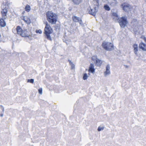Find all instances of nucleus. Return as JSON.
<instances>
[{"label": "nucleus", "instance_id": "f257e3e1", "mask_svg": "<svg viewBox=\"0 0 146 146\" xmlns=\"http://www.w3.org/2000/svg\"><path fill=\"white\" fill-rule=\"evenodd\" d=\"M44 23L45 24V27L43 32L45 38L48 40L52 41V38H53L52 36L53 29L47 21H46Z\"/></svg>", "mask_w": 146, "mask_h": 146}, {"label": "nucleus", "instance_id": "f03ea898", "mask_svg": "<svg viewBox=\"0 0 146 146\" xmlns=\"http://www.w3.org/2000/svg\"><path fill=\"white\" fill-rule=\"evenodd\" d=\"M46 18L48 22L52 25H54L57 21L58 16L52 11H48L46 13Z\"/></svg>", "mask_w": 146, "mask_h": 146}, {"label": "nucleus", "instance_id": "7ed1b4c3", "mask_svg": "<svg viewBox=\"0 0 146 146\" xmlns=\"http://www.w3.org/2000/svg\"><path fill=\"white\" fill-rule=\"evenodd\" d=\"M103 48L107 51H111L114 49L113 44L109 42H103L102 44Z\"/></svg>", "mask_w": 146, "mask_h": 146}, {"label": "nucleus", "instance_id": "20e7f679", "mask_svg": "<svg viewBox=\"0 0 146 146\" xmlns=\"http://www.w3.org/2000/svg\"><path fill=\"white\" fill-rule=\"evenodd\" d=\"M118 22L121 27L124 28L128 23L126 17L123 16L120 18H118L117 19Z\"/></svg>", "mask_w": 146, "mask_h": 146}, {"label": "nucleus", "instance_id": "39448f33", "mask_svg": "<svg viewBox=\"0 0 146 146\" xmlns=\"http://www.w3.org/2000/svg\"><path fill=\"white\" fill-rule=\"evenodd\" d=\"M121 6L123 10L127 13H128L131 11L132 9V7L131 5L125 2L121 4Z\"/></svg>", "mask_w": 146, "mask_h": 146}, {"label": "nucleus", "instance_id": "423d86ee", "mask_svg": "<svg viewBox=\"0 0 146 146\" xmlns=\"http://www.w3.org/2000/svg\"><path fill=\"white\" fill-rule=\"evenodd\" d=\"M92 60L95 61V64L96 65L98 66H100L102 63V61L97 58L96 56H94L92 57Z\"/></svg>", "mask_w": 146, "mask_h": 146}, {"label": "nucleus", "instance_id": "0eeeda50", "mask_svg": "<svg viewBox=\"0 0 146 146\" xmlns=\"http://www.w3.org/2000/svg\"><path fill=\"white\" fill-rule=\"evenodd\" d=\"M5 19H4L2 18H0V27H5L6 25V23L5 20Z\"/></svg>", "mask_w": 146, "mask_h": 146}, {"label": "nucleus", "instance_id": "6e6552de", "mask_svg": "<svg viewBox=\"0 0 146 146\" xmlns=\"http://www.w3.org/2000/svg\"><path fill=\"white\" fill-rule=\"evenodd\" d=\"M16 31L18 35H19L20 36L23 35V30L19 26H18L16 28Z\"/></svg>", "mask_w": 146, "mask_h": 146}, {"label": "nucleus", "instance_id": "1a4fd4ad", "mask_svg": "<svg viewBox=\"0 0 146 146\" xmlns=\"http://www.w3.org/2000/svg\"><path fill=\"white\" fill-rule=\"evenodd\" d=\"M22 33L23 35H21V36L22 37H29V32H28L27 29H24Z\"/></svg>", "mask_w": 146, "mask_h": 146}, {"label": "nucleus", "instance_id": "9d476101", "mask_svg": "<svg viewBox=\"0 0 146 146\" xmlns=\"http://www.w3.org/2000/svg\"><path fill=\"white\" fill-rule=\"evenodd\" d=\"M97 12V10L96 8L95 7L94 9H92L90 8V10L88 11L89 13L92 15L95 16L96 15V13Z\"/></svg>", "mask_w": 146, "mask_h": 146}, {"label": "nucleus", "instance_id": "9b49d317", "mask_svg": "<svg viewBox=\"0 0 146 146\" xmlns=\"http://www.w3.org/2000/svg\"><path fill=\"white\" fill-rule=\"evenodd\" d=\"M139 48L143 51H146V44L142 42H141L139 45Z\"/></svg>", "mask_w": 146, "mask_h": 146}, {"label": "nucleus", "instance_id": "f8f14e48", "mask_svg": "<svg viewBox=\"0 0 146 146\" xmlns=\"http://www.w3.org/2000/svg\"><path fill=\"white\" fill-rule=\"evenodd\" d=\"M94 66L93 64H91L89 67L88 70V72H91L92 73H93L95 72V69L94 68Z\"/></svg>", "mask_w": 146, "mask_h": 146}, {"label": "nucleus", "instance_id": "ddd939ff", "mask_svg": "<svg viewBox=\"0 0 146 146\" xmlns=\"http://www.w3.org/2000/svg\"><path fill=\"white\" fill-rule=\"evenodd\" d=\"M74 21L75 22H78L80 24H82V21L81 19L76 16L74 17Z\"/></svg>", "mask_w": 146, "mask_h": 146}, {"label": "nucleus", "instance_id": "4468645a", "mask_svg": "<svg viewBox=\"0 0 146 146\" xmlns=\"http://www.w3.org/2000/svg\"><path fill=\"white\" fill-rule=\"evenodd\" d=\"M110 66L109 65H108L106 67V71L104 72V75H106L108 74H110Z\"/></svg>", "mask_w": 146, "mask_h": 146}, {"label": "nucleus", "instance_id": "2eb2a0df", "mask_svg": "<svg viewBox=\"0 0 146 146\" xmlns=\"http://www.w3.org/2000/svg\"><path fill=\"white\" fill-rule=\"evenodd\" d=\"M134 48V52L136 55L137 54V52L138 51V47L137 44H134L133 45Z\"/></svg>", "mask_w": 146, "mask_h": 146}, {"label": "nucleus", "instance_id": "dca6fc26", "mask_svg": "<svg viewBox=\"0 0 146 146\" xmlns=\"http://www.w3.org/2000/svg\"><path fill=\"white\" fill-rule=\"evenodd\" d=\"M55 24V25L54 27L55 28V30H60V23H56Z\"/></svg>", "mask_w": 146, "mask_h": 146}, {"label": "nucleus", "instance_id": "f3484780", "mask_svg": "<svg viewBox=\"0 0 146 146\" xmlns=\"http://www.w3.org/2000/svg\"><path fill=\"white\" fill-rule=\"evenodd\" d=\"M7 12L1 11V13L2 17L1 18L6 19L7 18Z\"/></svg>", "mask_w": 146, "mask_h": 146}, {"label": "nucleus", "instance_id": "a211bd4d", "mask_svg": "<svg viewBox=\"0 0 146 146\" xmlns=\"http://www.w3.org/2000/svg\"><path fill=\"white\" fill-rule=\"evenodd\" d=\"M31 9L30 6L29 5L27 4L26 5L25 8V10L27 12H29Z\"/></svg>", "mask_w": 146, "mask_h": 146}, {"label": "nucleus", "instance_id": "6ab92c4d", "mask_svg": "<svg viewBox=\"0 0 146 146\" xmlns=\"http://www.w3.org/2000/svg\"><path fill=\"white\" fill-rule=\"evenodd\" d=\"M27 25H29L31 24V21L30 19V18H27V19L26 20H25V21Z\"/></svg>", "mask_w": 146, "mask_h": 146}, {"label": "nucleus", "instance_id": "aec40b11", "mask_svg": "<svg viewBox=\"0 0 146 146\" xmlns=\"http://www.w3.org/2000/svg\"><path fill=\"white\" fill-rule=\"evenodd\" d=\"M104 9L107 11H109L110 9V7L107 4L104 5Z\"/></svg>", "mask_w": 146, "mask_h": 146}, {"label": "nucleus", "instance_id": "412c9836", "mask_svg": "<svg viewBox=\"0 0 146 146\" xmlns=\"http://www.w3.org/2000/svg\"><path fill=\"white\" fill-rule=\"evenodd\" d=\"M82 0H74V3L75 4L78 5L82 1Z\"/></svg>", "mask_w": 146, "mask_h": 146}, {"label": "nucleus", "instance_id": "4be33fe9", "mask_svg": "<svg viewBox=\"0 0 146 146\" xmlns=\"http://www.w3.org/2000/svg\"><path fill=\"white\" fill-rule=\"evenodd\" d=\"M27 82L28 83H31L33 84L34 82V79H28L27 80Z\"/></svg>", "mask_w": 146, "mask_h": 146}, {"label": "nucleus", "instance_id": "5701e85b", "mask_svg": "<svg viewBox=\"0 0 146 146\" xmlns=\"http://www.w3.org/2000/svg\"><path fill=\"white\" fill-rule=\"evenodd\" d=\"M112 16L114 17L115 18H118V16L117 14L115 12H113L112 13Z\"/></svg>", "mask_w": 146, "mask_h": 146}, {"label": "nucleus", "instance_id": "b1692460", "mask_svg": "<svg viewBox=\"0 0 146 146\" xmlns=\"http://www.w3.org/2000/svg\"><path fill=\"white\" fill-rule=\"evenodd\" d=\"M68 62H69L71 66V69H73V62H72L71 60L69 59Z\"/></svg>", "mask_w": 146, "mask_h": 146}, {"label": "nucleus", "instance_id": "393cba45", "mask_svg": "<svg viewBox=\"0 0 146 146\" xmlns=\"http://www.w3.org/2000/svg\"><path fill=\"white\" fill-rule=\"evenodd\" d=\"M88 76L87 74L86 73L84 74L83 77V79L84 80H85L87 79Z\"/></svg>", "mask_w": 146, "mask_h": 146}, {"label": "nucleus", "instance_id": "a878e982", "mask_svg": "<svg viewBox=\"0 0 146 146\" xmlns=\"http://www.w3.org/2000/svg\"><path fill=\"white\" fill-rule=\"evenodd\" d=\"M38 91L39 94H42V88H39L38 90Z\"/></svg>", "mask_w": 146, "mask_h": 146}, {"label": "nucleus", "instance_id": "bb28decb", "mask_svg": "<svg viewBox=\"0 0 146 146\" xmlns=\"http://www.w3.org/2000/svg\"><path fill=\"white\" fill-rule=\"evenodd\" d=\"M35 32L37 33H39L40 34H42V31L41 29H37L35 31Z\"/></svg>", "mask_w": 146, "mask_h": 146}, {"label": "nucleus", "instance_id": "cd10ccee", "mask_svg": "<svg viewBox=\"0 0 146 146\" xmlns=\"http://www.w3.org/2000/svg\"><path fill=\"white\" fill-rule=\"evenodd\" d=\"M2 11H2L3 12H8V10H7V8L6 7H4L3 9H2Z\"/></svg>", "mask_w": 146, "mask_h": 146}, {"label": "nucleus", "instance_id": "c85d7f7f", "mask_svg": "<svg viewBox=\"0 0 146 146\" xmlns=\"http://www.w3.org/2000/svg\"><path fill=\"white\" fill-rule=\"evenodd\" d=\"M0 107L1 108V109H2V112H3V113H4V111H5V109H4L3 106L2 105H0Z\"/></svg>", "mask_w": 146, "mask_h": 146}, {"label": "nucleus", "instance_id": "c756f323", "mask_svg": "<svg viewBox=\"0 0 146 146\" xmlns=\"http://www.w3.org/2000/svg\"><path fill=\"white\" fill-rule=\"evenodd\" d=\"M54 1V3L57 4L59 3L60 1V0H53Z\"/></svg>", "mask_w": 146, "mask_h": 146}, {"label": "nucleus", "instance_id": "7c9ffc66", "mask_svg": "<svg viewBox=\"0 0 146 146\" xmlns=\"http://www.w3.org/2000/svg\"><path fill=\"white\" fill-rule=\"evenodd\" d=\"M104 129V127H99L98 129V131H100L102 130H103Z\"/></svg>", "mask_w": 146, "mask_h": 146}, {"label": "nucleus", "instance_id": "2f4dec72", "mask_svg": "<svg viewBox=\"0 0 146 146\" xmlns=\"http://www.w3.org/2000/svg\"><path fill=\"white\" fill-rule=\"evenodd\" d=\"M68 93L70 94H72L73 93V91L72 90L71 91L69 90L67 92Z\"/></svg>", "mask_w": 146, "mask_h": 146}, {"label": "nucleus", "instance_id": "473e14b6", "mask_svg": "<svg viewBox=\"0 0 146 146\" xmlns=\"http://www.w3.org/2000/svg\"><path fill=\"white\" fill-rule=\"evenodd\" d=\"M141 38L143 39L145 42H146V37L144 36H142Z\"/></svg>", "mask_w": 146, "mask_h": 146}, {"label": "nucleus", "instance_id": "72a5a7b5", "mask_svg": "<svg viewBox=\"0 0 146 146\" xmlns=\"http://www.w3.org/2000/svg\"><path fill=\"white\" fill-rule=\"evenodd\" d=\"M27 37L30 40H31L32 39V38L31 36H30L29 35V37Z\"/></svg>", "mask_w": 146, "mask_h": 146}, {"label": "nucleus", "instance_id": "f704fd0d", "mask_svg": "<svg viewBox=\"0 0 146 146\" xmlns=\"http://www.w3.org/2000/svg\"><path fill=\"white\" fill-rule=\"evenodd\" d=\"M25 16H23V18L22 19L24 21H25V20H26L25 19Z\"/></svg>", "mask_w": 146, "mask_h": 146}, {"label": "nucleus", "instance_id": "c9c22d12", "mask_svg": "<svg viewBox=\"0 0 146 146\" xmlns=\"http://www.w3.org/2000/svg\"><path fill=\"white\" fill-rule=\"evenodd\" d=\"M3 116V112H2V113L0 114V116L1 117Z\"/></svg>", "mask_w": 146, "mask_h": 146}, {"label": "nucleus", "instance_id": "e433bc0d", "mask_svg": "<svg viewBox=\"0 0 146 146\" xmlns=\"http://www.w3.org/2000/svg\"><path fill=\"white\" fill-rule=\"evenodd\" d=\"M94 1H96L98 4H99V0H94Z\"/></svg>", "mask_w": 146, "mask_h": 146}, {"label": "nucleus", "instance_id": "4c0bfd02", "mask_svg": "<svg viewBox=\"0 0 146 146\" xmlns=\"http://www.w3.org/2000/svg\"><path fill=\"white\" fill-rule=\"evenodd\" d=\"M25 13V11H23L22 12V14H23V15Z\"/></svg>", "mask_w": 146, "mask_h": 146}, {"label": "nucleus", "instance_id": "58836bf2", "mask_svg": "<svg viewBox=\"0 0 146 146\" xmlns=\"http://www.w3.org/2000/svg\"><path fill=\"white\" fill-rule=\"evenodd\" d=\"M72 20H73V15L72 16Z\"/></svg>", "mask_w": 146, "mask_h": 146}, {"label": "nucleus", "instance_id": "ea45409f", "mask_svg": "<svg viewBox=\"0 0 146 146\" xmlns=\"http://www.w3.org/2000/svg\"><path fill=\"white\" fill-rule=\"evenodd\" d=\"M72 116H70V118H72Z\"/></svg>", "mask_w": 146, "mask_h": 146}, {"label": "nucleus", "instance_id": "a19ab883", "mask_svg": "<svg viewBox=\"0 0 146 146\" xmlns=\"http://www.w3.org/2000/svg\"><path fill=\"white\" fill-rule=\"evenodd\" d=\"M54 47H54H54L52 48H53V49L54 48Z\"/></svg>", "mask_w": 146, "mask_h": 146}, {"label": "nucleus", "instance_id": "79ce46f5", "mask_svg": "<svg viewBox=\"0 0 146 146\" xmlns=\"http://www.w3.org/2000/svg\"><path fill=\"white\" fill-rule=\"evenodd\" d=\"M134 20H135V21H136L137 20L136 19H134Z\"/></svg>", "mask_w": 146, "mask_h": 146}, {"label": "nucleus", "instance_id": "37998d69", "mask_svg": "<svg viewBox=\"0 0 146 146\" xmlns=\"http://www.w3.org/2000/svg\"><path fill=\"white\" fill-rule=\"evenodd\" d=\"M71 10H72V9H70V11H71Z\"/></svg>", "mask_w": 146, "mask_h": 146}, {"label": "nucleus", "instance_id": "c03bdc74", "mask_svg": "<svg viewBox=\"0 0 146 146\" xmlns=\"http://www.w3.org/2000/svg\"><path fill=\"white\" fill-rule=\"evenodd\" d=\"M72 23L71 24L72 26Z\"/></svg>", "mask_w": 146, "mask_h": 146}]
</instances>
